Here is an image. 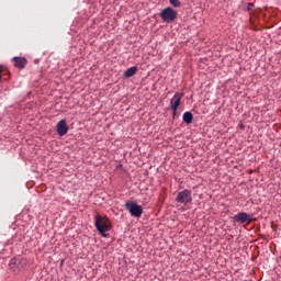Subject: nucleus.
<instances>
[{"label":"nucleus","instance_id":"4","mask_svg":"<svg viewBox=\"0 0 281 281\" xmlns=\"http://www.w3.org/2000/svg\"><path fill=\"white\" fill-rule=\"evenodd\" d=\"M177 203H181L182 205H188L192 201V191L184 189L183 191L179 192L176 198Z\"/></svg>","mask_w":281,"mask_h":281},{"label":"nucleus","instance_id":"1","mask_svg":"<svg viewBox=\"0 0 281 281\" xmlns=\"http://www.w3.org/2000/svg\"><path fill=\"white\" fill-rule=\"evenodd\" d=\"M95 228L101 236L106 237V232H110L111 229V220L109 217L104 216L102 217L101 215H95Z\"/></svg>","mask_w":281,"mask_h":281},{"label":"nucleus","instance_id":"7","mask_svg":"<svg viewBox=\"0 0 281 281\" xmlns=\"http://www.w3.org/2000/svg\"><path fill=\"white\" fill-rule=\"evenodd\" d=\"M69 132V127L67 126V122L65 120H61L57 123V134L59 137H64V135H67Z\"/></svg>","mask_w":281,"mask_h":281},{"label":"nucleus","instance_id":"10","mask_svg":"<svg viewBox=\"0 0 281 281\" xmlns=\"http://www.w3.org/2000/svg\"><path fill=\"white\" fill-rule=\"evenodd\" d=\"M135 74H137V66H134V67L128 68V69L124 72V76H125V78H133V76H135Z\"/></svg>","mask_w":281,"mask_h":281},{"label":"nucleus","instance_id":"12","mask_svg":"<svg viewBox=\"0 0 281 281\" xmlns=\"http://www.w3.org/2000/svg\"><path fill=\"white\" fill-rule=\"evenodd\" d=\"M175 115H177V113L173 112V117H175Z\"/></svg>","mask_w":281,"mask_h":281},{"label":"nucleus","instance_id":"8","mask_svg":"<svg viewBox=\"0 0 281 281\" xmlns=\"http://www.w3.org/2000/svg\"><path fill=\"white\" fill-rule=\"evenodd\" d=\"M14 67L18 69H25V65H27V59L25 57H13Z\"/></svg>","mask_w":281,"mask_h":281},{"label":"nucleus","instance_id":"5","mask_svg":"<svg viewBox=\"0 0 281 281\" xmlns=\"http://www.w3.org/2000/svg\"><path fill=\"white\" fill-rule=\"evenodd\" d=\"M234 221L236 223H240V225H249V223H254V217L246 212H240L234 216Z\"/></svg>","mask_w":281,"mask_h":281},{"label":"nucleus","instance_id":"11","mask_svg":"<svg viewBox=\"0 0 281 281\" xmlns=\"http://www.w3.org/2000/svg\"><path fill=\"white\" fill-rule=\"evenodd\" d=\"M169 2L173 8H179L181 5V1L179 0H169Z\"/></svg>","mask_w":281,"mask_h":281},{"label":"nucleus","instance_id":"2","mask_svg":"<svg viewBox=\"0 0 281 281\" xmlns=\"http://www.w3.org/2000/svg\"><path fill=\"white\" fill-rule=\"evenodd\" d=\"M125 210H127L134 218H142V214H144V209L142 205L135 202H126Z\"/></svg>","mask_w":281,"mask_h":281},{"label":"nucleus","instance_id":"9","mask_svg":"<svg viewBox=\"0 0 281 281\" xmlns=\"http://www.w3.org/2000/svg\"><path fill=\"white\" fill-rule=\"evenodd\" d=\"M182 119L186 124H192V121L194 120V115H192V112H184L182 115Z\"/></svg>","mask_w":281,"mask_h":281},{"label":"nucleus","instance_id":"3","mask_svg":"<svg viewBox=\"0 0 281 281\" xmlns=\"http://www.w3.org/2000/svg\"><path fill=\"white\" fill-rule=\"evenodd\" d=\"M159 16L164 23H173V21L177 19V11L170 7H167L166 9L161 10Z\"/></svg>","mask_w":281,"mask_h":281},{"label":"nucleus","instance_id":"6","mask_svg":"<svg viewBox=\"0 0 281 281\" xmlns=\"http://www.w3.org/2000/svg\"><path fill=\"white\" fill-rule=\"evenodd\" d=\"M183 98V93L177 92L171 101H170V106L173 113H177V109H179V105L181 104V99Z\"/></svg>","mask_w":281,"mask_h":281}]
</instances>
